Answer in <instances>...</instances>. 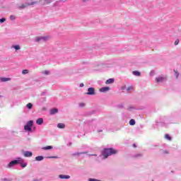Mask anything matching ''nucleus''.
Returning <instances> with one entry per match:
<instances>
[{
	"mask_svg": "<svg viewBox=\"0 0 181 181\" xmlns=\"http://www.w3.org/2000/svg\"><path fill=\"white\" fill-rule=\"evenodd\" d=\"M115 81L114 78H109L105 81V84H112Z\"/></svg>",
	"mask_w": 181,
	"mask_h": 181,
	"instance_id": "11",
	"label": "nucleus"
},
{
	"mask_svg": "<svg viewBox=\"0 0 181 181\" xmlns=\"http://www.w3.org/2000/svg\"><path fill=\"white\" fill-rule=\"evenodd\" d=\"M18 163V160H14L8 163V168H12L13 165H16Z\"/></svg>",
	"mask_w": 181,
	"mask_h": 181,
	"instance_id": "10",
	"label": "nucleus"
},
{
	"mask_svg": "<svg viewBox=\"0 0 181 181\" xmlns=\"http://www.w3.org/2000/svg\"><path fill=\"white\" fill-rule=\"evenodd\" d=\"M49 159H57V156L48 157Z\"/></svg>",
	"mask_w": 181,
	"mask_h": 181,
	"instance_id": "31",
	"label": "nucleus"
},
{
	"mask_svg": "<svg viewBox=\"0 0 181 181\" xmlns=\"http://www.w3.org/2000/svg\"><path fill=\"white\" fill-rule=\"evenodd\" d=\"M52 4V0H45V3H44V5H47V4Z\"/></svg>",
	"mask_w": 181,
	"mask_h": 181,
	"instance_id": "24",
	"label": "nucleus"
},
{
	"mask_svg": "<svg viewBox=\"0 0 181 181\" xmlns=\"http://www.w3.org/2000/svg\"><path fill=\"white\" fill-rule=\"evenodd\" d=\"M163 153H169V152H168V151L165 150V151H163Z\"/></svg>",
	"mask_w": 181,
	"mask_h": 181,
	"instance_id": "36",
	"label": "nucleus"
},
{
	"mask_svg": "<svg viewBox=\"0 0 181 181\" xmlns=\"http://www.w3.org/2000/svg\"><path fill=\"white\" fill-rule=\"evenodd\" d=\"M13 47L16 50H20L21 49V47L19 45H13Z\"/></svg>",
	"mask_w": 181,
	"mask_h": 181,
	"instance_id": "22",
	"label": "nucleus"
},
{
	"mask_svg": "<svg viewBox=\"0 0 181 181\" xmlns=\"http://www.w3.org/2000/svg\"><path fill=\"white\" fill-rule=\"evenodd\" d=\"M90 156H97V155L96 154H90V155H89Z\"/></svg>",
	"mask_w": 181,
	"mask_h": 181,
	"instance_id": "38",
	"label": "nucleus"
},
{
	"mask_svg": "<svg viewBox=\"0 0 181 181\" xmlns=\"http://www.w3.org/2000/svg\"><path fill=\"white\" fill-rule=\"evenodd\" d=\"M23 155L25 158H30V156H32V155H33V153L30 151H25L23 153Z\"/></svg>",
	"mask_w": 181,
	"mask_h": 181,
	"instance_id": "8",
	"label": "nucleus"
},
{
	"mask_svg": "<svg viewBox=\"0 0 181 181\" xmlns=\"http://www.w3.org/2000/svg\"><path fill=\"white\" fill-rule=\"evenodd\" d=\"M175 71V76L177 78L179 77V72L174 71Z\"/></svg>",
	"mask_w": 181,
	"mask_h": 181,
	"instance_id": "26",
	"label": "nucleus"
},
{
	"mask_svg": "<svg viewBox=\"0 0 181 181\" xmlns=\"http://www.w3.org/2000/svg\"><path fill=\"white\" fill-rule=\"evenodd\" d=\"M6 20L5 18H1L0 19V23H4V22H5Z\"/></svg>",
	"mask_w": 181,
	"mask_h": 181,
	"instance_id": "29",
	"label": "nucleus"
},
{
	"mask_svg": "<svg viewBox=\"0 0 181 181\" xmlns=\"http://www.w3.org/2000/svg\"><path fill=\"white\" fill-rule=\"evenodd\" d=\"M100 93H107V91H110V87H103L100 89Z\"/></svg>",
	"mask_w": 181,
	"mask_h": 181,
	"instance_id": "9",
	"label": "nucleus"
},
{
	"mask_svg": "<svg viewBox=\"0 0 181 181\" xmlns=\"http://www.w3.org/2000/svg\"><path fill=\"white\" fill-rule=\"evenodd\" d=\"M86 94L87 95H94L95 94V90L94 88H88V92Z\"/></svg>",
	"mask_w": 181,
	"mask_h": 181,
	"instance_id": "4",
	"label": "nucleus"
},
{
	"mask_svg": "<svg viewBox=\"0 0 181 181\" xmlns=\"http://www.w3.org/2000/svg\"><path fill=\"white\" fill-rule=\"evenodd\" d=\"M80 87H84V83H81Z\"/></svg>",
	"mask_w": 181,
	"mask_h": 181,
	"instance_id": "39",
	"label": "nucleus"
},
{
	"mask_svg": "<svg viewBox=\"0 0 181 181\" xmlns=\"http://www.w3.org/2000/svg\"><path fill=\"white\" fill-rule=\"evenodd\" d=\"M115 153H118V150H115L114 148H105L103 152V156L104 159H107L111 155H115Z\"/></svg>",
	"mask_w": 181,
	"mask_h": 181,
	"instance_id": "1",
	"label": "nucleus"
},
{
	"mask_svg": "<svg viewBox=\"0 0 181 181\" xmlns=\"http://www.w3.org/2000/svg\"><path fill=\"white\" fill-rule=\"evenodd\" d=\"M79 105H80V107H84V105H86V104L85 103H80Z\"/></svg>",
	"mask_w": 181,
	"mask_h": 181,
	"instance_id": "35",
	"label": "nucleus"
},
{
	"mask_svg": "<svg viewBox=\"0 0 181 181\" xmlns=\"http://www.w3.org/2000/svg\"><path fill=\"white\" fill-rule=\"evenodd\" d=\"M44 74H46V75L50 74V72H49V71H44Z\"/></svg>",
	"mask_w": 181,
	"mask_h": 181,
	"instance_id": "32",
	"label": "nucleus"
},
{
	"mask_svg": "<svg viewBox=\"0 0 181 181\" xmlns=\"http://www.w3.org/2000/svg\"><path fill=\"white\" fill-rule=\"evenodd\" d=\"M43 151H49L50 149H53V146H47L42 148Z\"/></svg>",
	"mask_w": 181,
	"mask_h": 181,
	"instance_id": "16",
	"label": "nucleus"
},
{
	"mask_svg": "<svg viewBox=\"0 0 181 181\" xmlns=\"http://www.w3.org/2000/svg\"><path fill=\"white\" fill-rule=\"evenodd\" d=\"M59 112V110L57 108H53L49 110L50 115H54V114H57Z\"/></svg>",
	"mask_w": 181,
	"mask_h": 181,
	"instance_id": "6",
	"label": "nucleus"
},
{
	"mask_svg": "<svg viewBox=\"0 0 181 181\" xmlns=\"http://www.w3.org/2000/svg\"><path fill=\"white\" fill-rule=\"evenodd\" d=\"M28 73H29V70L28 69H24L22 71V74H28Z\"/></svg>",
	"mask_w": 181,
	"mask_h": 181,
	"instance_id": "25",
	"label": "nucleus"
},
{
	"mask_svg": "<svg viewBox=\"0 0 181 181\" xmlns=\"http://www.w3.org/2000/svg\"><path fill=\"white\" fill-rule=\"evenodd\" d=\"M58 128L60 129H64V128H66V125L63 123H59L57 124Z\"/></svg>",
	"mask_w": 181,
	"mask_h": 181,
	"instance_id": "15",
	"label": "nucleus"
},
{
	"mask_svg": "<svg viewBox=\"0 0 181 181\" xmlns=\"http://www.w3.org/2000/svg\"><path fill=\"white\" fill-rule=\"evenodd\" d=\"M59 179H70V175H59Z\"/></svg>",
	"mask_w": 181,
	"mask_h": 181,
	"instance_id": "14",
	"label": "nucleus"
},
{
	"mask_svg": "<svg viewBox=\"0 0 181 181\" xmlns=\"http://www.w3.org/2000/svg\"><path fill=\"white\" fill-rule=\"evenodd\" d=\"M141 156H142V154H137V155L134 156V158H139Z\"/></svg>",
	"mask_w": 181,
	"mask_h": 181,
	"instance_id": "28",
	"label": "nucleus"
},
{
	"mask_svg": "<svg viewBox=\"0 0 181 181\" xmlns=\"http://www.w3.org/2000/svg\"><path fill=\"white\" fill-rule=\"evenodd\" d=\"M129 124L130 125H134L135 124V120L134 119H130Z\"/></svg>",
	"mask_w": 181,
	"mask_h": 181,
	"instance_id": "23",
	"label": "nucleus"
},
{
	"mask_svg": "<svg viewBox=\"0 0 181 181\" xmlns=\"http://www.w3.org/2000/svg\"><path fill=\"white\" fill-rule=\"evenodd\" d=\"M134 148H136V145L133 144Z\"/></svg>",
	"mask_w": 181,
	"mask_h": 181,
	"instance_id": "40",
	"label": "nucleus"
},
{
	"mask_svg": "<svg viewBox=\"0 0 181 181\" xmlns=\"http://www.w3.org/2000/svg\"><path fill=\"white\" fill-rule=\"evenodd\" d=\"M43 159H45V158L42 156H39L35 157V160H37L39 162L40 160H43Z\"/></svg>",
	"mask_w": 181,
	"mask_h": 181,
	"instance_id": "18",
	"label": "nucleus"
},
{
	"mask_svg": "<svg viewBox=\"0 0 181 181\" xmlns=\"http://www.w3.org/2000/svg\"><path fill=\"white\" fill-rule=\"evenodd\" d=\"M42 111H46V107H42Z\"/></svg>",
	"mask_w": 181,
	"mask_h": 181,
	"instance_id": "37",
	"label": "nucleus"
},
{
	"mask_svg": "<svg viewBox=\"0 0 181 181\" xmlns=\"http://www.w3.org/2000/svg\"><path fill=\"white\" fill-rule=\"evenodd\" d=\"M33 107V105L32 103L27 104V108H28V110H32Z\"/></svg>",
	"mask_w": 181,
	"mask_h": 181,
	"instance_id": "21",
	"label": "nucleus"
},
{
	"mask_svg": "<svg viewBox=\"0 0 181 181\" xmlns=\"http://www.w3.org/2000/svg\"><path fill=\"white\" fill-rule=\"evenodd\" d=\"M132 90V86H129V87L127 88V91H129V90Z\"/></svg>",
	"mask_w": 181,
	"mask_h": 181,
	"instance_id": "33",
	"label": "nucleus"
},
{
	"mask_svg": "<svg viewBox=\"0 0 181 181\" xmlns=\"http://www.w3.org/2000/svg\"><path fill=\"white\" fill-rule=\"evenodd\" d=\"M34 4H36V2H33L31 4H22L21 6H19V9H23V8H26V6H29L30 5H34Z\"/></svg>",
	"mask_w": 181,
	"mask_h": 181,
	"instance_id": "7",
	"label": "nucleus"
},
{
	"mask_svg": "<svg viewBox=\"0 0 181 181\" xmlns=\"http://www.w3.org/2000/svg\"><path fill=\"white\" fill-rule=\"evenodd\" d=\"M35 40L37 42H40V40L46 42V40H49V36L37 37Z\"/></svg>",
	"mask_w": 181,
	"mask_h": 181,
	"instance_id": "5",
	"label": "nucleus"
},
{
	"mask_svg": "<svg viewBox=\"0 0 181 181\" xmlns=\"http://www.w3.org/2000/svg\"><path fill=\"white\" fill-rule=\"evenodd\" d=\"M1 81L5 83L6 81H11V78H1Z\"/></svg>",
	"mask_w": 181,
	"mask_h": 181,
	"instance_id": "17",
	"label": "nucleus"
},
{
	"mask_svg": "<svg viewBox=\"0 0 181 181\" xmlns=\"http://www.w3.org/2000/svg\"><path fill=\"white\" fill-rule=\"evenodd\" d=\"M15 18H16L15 16H10L11 21H15Z\"/></svg>",
	"mask_w": 181,
	"mask_h": 181,
	"instance_id": "27",
	"label": "nucleus"
},
{
	"mask_svg": "<svg viewBox=\"0 0 181 181\" xmlns=\"http://www.w3.org/2000/svg\"><path fill=\"white\" fill-rule=\"evenodd\" d=\"M1 97H2V95H0V98H1Z\"/></svg>",
	"mask_w": 181,
	"mask_h": 181,
	"instance_id": "41",
	"label": "nucleus"
},
{
	"mask_svg": "<svg viewBox=\"0 0 181 181\" xmlns=\"http://www.w3.org/2000/svg\"><path fill=\"white\" fill-rule=\"evenodd\" d=\"M165 139H168V141H172V137L169 134H165Z\"/></svg>",
	"mask_w": 181,
	"mask_h": 181,
	"instance_id": "20",
	"label": "nucleus"
},
{
	"mask_svg": "<svg viewBox=\"0 0 181 181\" xmlns=\"http://www.w3.org/2000/svg\"><path fill=\"white\" fill-rule=\"evenodd\" d=\"M36 124H37V125H42V124H43V118H38L36 120Z\"/></svg>",
	"mask_w": 181,
	"mask_h": 181,
	"instance_id": "12",
	"label": "nucleus"
},
{
	"mask_svg": "<svg viewBox=\"0 0 181 181\" xmlns=\"http://www.w3.org/2000/svg\"><path fill=\"white\" fill-rule=\"evenodd\" d=\"M88 153V151H84V152H81V153H75L73 154L74 156H79V155H83V154H87Z\"/></svg>",
	"mask_w": 181,
	"mask_h": 181,
	"instance_id": "13",
	"label": "nucleus"
},
{
	"mask_svg": "<svg viewBox=\"0 0 181 181\" xmlns=\"http://www.w3.org/2000/svg\"><path fill=\"white\" fill-rule=\"evenodd\" d=\"M27 165L26 163L21 164V168H26Z\"/></svg>",
	"mask_w": 181,
	"mask_h": 181,
	"instance_id": "34",
	"label": "nucleus"
},
{
	"mask_svg": "<svg viewBox=\"0 0 181 181\" xmlns=\"http://www.w3.org/2000/svg\"><path fill=\"white\" fill-rule=\"evenodd\" d=\"M177 45H179V40L175 41V45L177 46Z\"/></svg>",
	"mask_w": 181,
	"mask_h": 181,
	"instance_id": "30",
	"label": "nucleus"
},
{
	"mask_svg": "<svg viewBox=\"0 0 181 181\" xmlns=\"http://www.w3.org/2000/svg\"><path fill=\"white\" fill-rule=\"evenodd\" d=\"M32 127H33V122L30 120L27 122L26 125L24 126V129L25 131H27V132H31Z\"/></svg>",
	"mask_w": 181,
	"mask_h": 181,
	"instance_id": "2",
	"label": "nucleus"
},
{
	"mask_svg": "<svg viewBox=\"0 0 181 181\" xmlns=\"http://www.w3.org/2000/svg\"><path fill=\"white\" fill-rule=\"evenodd\" d=\"M167 79H168V76H158L156 78V83H163Z\"/></svg>",
	"mask_w": 181,
	"mask_h": 181,
	"instance_id": "3",
	"label": "nucleus"
},
{
	"mask_svg": "<svg viewBox=\"0 0 181 181\" xmlns=\"http://www.w3.org/2000/svg\"><path fill=\"white\" fill-rule=\"evenodd\" d=\"M133 74H134V76H141V72H139V71H133Z\"/></svg>",
	"mask_w": 181,
	"mask_h": 181,
	"instance_id": "19",
	"label": "nucleus"
}]
</instances>
